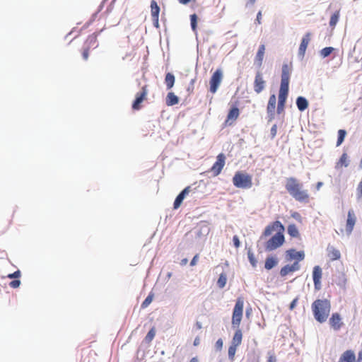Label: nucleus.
Returning a JSON list of instances; mask_svg holds the SVG:
<instances>
[{
	"instance_id": "obj_4",
	"label": "nucleus",
	"mask_w": 362,
	"mask_h": 362,
	"mask_svg": "<svg viewBox=\"0 0 362 362\" xmlns=\"http://www.w3.org/2000/svg\"><path fill=\"white\" fill-rule=\"evenodd\" d=\"M233 184L238 188L250 189L252 186V176L243 171H237L233 177Z\"/></svg>"
},
{
	"instance_id": "obj_21",
	"label": "nucleus",
	"mask_w": 362,
	"mask_h": 362,
	"mask_svg": "<svg viewBox=\"0 0 362 362\" xmlns=\"http://www.w3.org/2000/svg\"><path fill=\"white\" fill-rule=\"evenodd\" d=\"M179 103V98L173 92H169L166 96L165 103L168 106H173Z\"/></svg>"
},
{
	"instance_id": "obj_55",
	"label": "nucleus",
	"mask_w": 362,
	"mask_h": 362,
	"mask_svg": "<svg viewBox=\"0 0 362 362\" xmlns=\"http://www.w3.org/2000/svg\"><path fill=\"white\" fill-rule=\"evenodd\" d=\"M292 216L296 218V219H298L300 218V214L298 213V212H294L292 215Z\"/></svg>"
},
{
	"instance_id": "obj_33",
	"label": "nucleus",
	"mask_w": 362,
	"mask_h": 362,
	"mask_svg": "<svg viewBox=\"0 0 362 362\" xmlns=\"http://www.w3.org/2000/svg\"><path fill=\"white\" fill-rule=\"evenodd\" d=\"M346 135V132L344 129H339L338 131V138H337V146H340L343 143Z\"/></svg>"
},
{
	"instance_id": "obj_36",
	"label": "nucleus",
	"mask_w": 362,
	"mask_h": 362,
	"mask_svg": "<svg viewBox=\"0 0 362 362\" xmlns=\"http://www.w3.org/2000/svg\"><path fill=\"white\" fill-rule=\"evenodd\" d=\"M153 298V294L151 293L148 294V296L146 298V299L143 301L141 303V308H147L152 302Z\"/></svg>"
},
{
	"instance_id": "obj_38",
	"label": "nucleus",
	"mask_w": 362,
	"mask_h": 362,
	"mask_svg": "<svg viewBox=\"0 0 362 362\" xmlns=\"http://www.w3.org/2000/svg\"><path fill=\"white\" fill-rule=\"evenodd\" d=\"M291 272V267L289 264H286L284 267H283L280 270V275L282 277L286 276Z\"/></svg>"
},
{
	"instance_id": "obj_25",
	"label": "nucleus",
	"mask_w": 362,
	"mask_h": 362,
	"mask_svg": "<svg viewBox=\"0 0 362 362\" xmlns=\"http://www.w3.org/2000/svg\"><path fill=\"white\" fill-rule=\"evenodd\" d=\"M151 16L152 18H158L159 13H160V7L158 6L156 1L154 0L151 2Z\"/></svg>"
},
{
	"instance_id": "obj_15",
	"label": "nucleus",
	"mask_w": 362,
	"mask_h": 362,
	"mask_svg": "<svg viewBox=\"0 0 362 362\" xmlns=\"http://www.w3.org/2000/svg\"><path fill=\"white\" fill-rule=\"evenodd\" d=\"M191 191V187L188 186L185 187L183 190H182L178 195L176 197L174 204H173V208L175 209H178L180 205L182 204L183 200L186 197V196L189 194V192Z\"/></svg>"
},
{
	"instance_id": "obj_61",
	"label": "nucleus",
	"mask_w": 362,
	"mask_h": 362,
	"mask_svg": "<svg viewBox=\"0 0 362 362\" xmlns=\"http://www.w3.org/2000/svg\"><path fill=\"white\" fill-rule=\"evenodd\" d=\"M171 276H172V273H171V272H168V273L167 274V278H168V279H170Z\"/></svg>"
},
{
	"instance_id": "obj_32",
	"label": "nucleus",
	"mask_w": 362,
	"mask_h": 362,
	"mask_svg": "<svg viewBox=\"0 0 362 362\" xmlns=\"http://www.w3.org/2000/svg\"><path fill=\"white\" fill-rule=\"evenodd\" d=\"M198 16L196 13L190 15V25L192 30L196 33L197 27Z\"/></svg>"
},
{
	"instance_id": "obj_12",
	"label": "nucleus",
	"mask_w": 362,
	"mask_h": 362,
	"mask_svg": "<svg viewBox=\"0 0 362 362\" xmlns=\"http://www.w3.org/2000/svg\"><path fill=\"white\" fill-rule=\"evenodd\" d=\"M265 84L266 82L263 79L262 73L257 71L254 81V90L258 94L260 93L264 89Z\"/></svg>"
},
{
	"instance_id": "obj_58",
	"label": "nucleus",
	"mask_w": 362,
	"mask_h": 362,
	"mask_svg": "<svg viewBox=\"0 0 362 362\" xmlns=\"http://www.w3.org/2000/svg\"><path fill=\"white\" fill-rule=\"evenodd\" d=\"M199 344V338H196L194 341V346H197Z\"/></svg>"
},
{
	"instance_id": "obj_16",
	"label": "nucleus",
	"mask_w": 362,
	"mask_h": 362,
	"mask_svg": "<svg viewBox=\"0 0 362 362\" xmlns=\"http://www.w3.org/2000/svg\"><path fill=\"white\" fill-rule=\"evenodd\" d=\"M341 321V318L340 315L338 313H334L329 319V324L334 330H339L342 325Z\"/></svg>"
},
{
	"instance_id": "obj_17",
	"label": "nucleus",
	"mask_w": 362,
	"mask_h": 362,
	"mask_svg": "<svg viewBox=\"0 0 362 362\" xmlns=\"http://www.w3.org/2000/svg\"><path fill=\"white\" fill-rule=\"evenodd\" d=\"M356 360L355 354L351 350H347L342 354L339 362H354Z\"/></svg>"
},
{
	"instance_id": "obj_23",
	"label": "nucleus",
	"mask_w": 362,
	"mask_h": 362,
	"mask_svg": "<svg viewBox=\"0 0 362 362\" xmlns=\"http://www.w3.org/2000/svg\"><path fill=\"white\" fill-rule=\"evenodd\" d=\"M175 81V76L172 73L168 72L166 74L165 77V83L168 90H170L173 87Z\"/></svg>"
},
{
	"instance_id": "obj_37",
	"label": "nucleus",
	"mask_w": 362,
	"mask_h": 362,
	"mask_svg": "<svg viewBox=\"0 0 362 362\" xmlns=\"http://www.w3.org/2000/svg\"><path fill=\"white\" fill-rule=\"evenodd\" d=\"M237 347L238 346H234L233 345H230L228 348V358L231 361H234V357H235Z\"/></svg>"
},
{
	"instance_id": "obj_48",
	"label": "nucleus",
	"mask_w": 362,
	"mask_h": 362,
	"mask_svg": "<svg viewBox=\"0 0 362 362\" xmlns=\"http://www.w3.org/2000/svg\"><path fill=\"white\" fill-rule=\"evenodd\" d=\"M198 259H199L198 255H194L190 262V266H194L197 264Z\"/></svg>"
},
{
	"instance_id": "obj_57",
	"label": "nucleus",
	"mask_w": 362,
	"mask_h": 362,
	"mask_svg": "<svg viewBox=\"0 0 362 362\" xmlns=\"http://www.w3.org/2000/svg\"><path fill=\"white\" fill-rule=\"evenodd\" d=\"M322 185H323L322 182H318L316 185L317 189L319 190Z\"/></svg>"
},
{
	"instance_id": "obj_11",
	"label": "nucleus",
	"mask_w": 362,
	"mask_h": 362,
	"mask_svg": "<svg viewBox=\"0 0 362 362\" xmlns=\"http://www.w3.org/2000/svg\"><path fill=\"white\" fill-rule=\"evenodd\" d=\"M305 258V253L303 251H296L295 249H290L286 252V259L287 261H291L293 259L300 262L303 260Z\"/></svg>"
},
{
	"instance_id": "obj_7",
	"label": "nucleus",
	"mask_w": 362,
	"mask_h": 362,
	"mask_svg": "<svg viewBox=\"0 0 362 362\" xmlns=\"http://www.w3.org/2000/svg\"><path fill=\"white\" fill-rule=\"evenodd\" d=\"M223 77V73L221 69H217L216 71L213 74L210 81V91L213 93H216L218 90V88L221 82Z\"/></svg>"
},
{
	"instance_id": "obj_45",
	"label": "nucleus",
	"mask_w": 362,
	"mask_h": 362,
	"mask_svg": "<svg viewBox=\"0 0 362 362\" xmlns=\"http://www.w3.org/2000/svg\"><path fill=\"white\" fill-rule=\"evenodd\" d=\"M291 272H296L300 269V264L298 262H295L293 264L290 265Z\"/></svg>"
},
{
	"instance_id": "obj_34",
	"label": "nucleus",
	"mask_w": 362,
	"mask_h": 362,
	"mask_svg": "<svg viewBox=\"0 0 362 362\" xmlns=\"http://www.w3.org/2000/svg\"><path fill=\"white\" fill-rule=\"evenodd\" d=\"M247 257L252 267L255 268L257 267V260L255 259V255L250 248H249L247 251Z\"/></svg>"
},
{
	"instance_id": "obj_56",
	"label": "nucleus",
	"mask_w": 362,
	"mask_h": 362,
	"mask_svg": "<svg viewBox=\"0 0 362 362\" xmlns=\"http://www.w3.org/2000/svg\"><path fill=\"white\" fill-rule=\"evenodd\" d=\"M153 25L156 27H158V18H153Z\"/></svg>"
},
{
	"instance_id": "obj_10",
	"label": "nucleus",
	"mask_w": 362,
	"mask_h": 362,
	"mask_svg": "<svg viewBox=\"0 0 362 362\" xmlns=\"http://www.w3.org/2000/svg\"><path fill=\"white\" fill-rule=\"evenodd\" d=\"M356 222V217L353 209H350L348 211L346 224V233L347 235H350L353 231L354 227Z\"/></svg>"
},
{
	"instance_id": "obj_51",
	"label": "nucleus",
	"mask_w": 362,
	"mask_h": 362,
	"mask_svg": "<svg viewBox=\"0 0 362 362\" xmlns=\"http://www.w3.org/2000/svg\"><path fill=\"white\" fill-rule=\"evenodd\" d=\"M297 301H298V299L297 298H295L293 300V301L290 303V305H289V308L291 310H293L296 305V303H297Z\"/></svg>"
},
{
	"instance_id": "obj_22",
	"label": "nucleus",
	"mask_w": 362,
	"mask_h": 362,
	"mask_svg": "<svg viewBox=\"0 0 362 362\" xmlns=\"http://www.w3.org/2000/svg\"><path fill=\"white\" fill-rule=\"evenodd\" d=\"M243 339V334L242 331L240 329H235V332L233 335L231 345H233L234 346H238L240 345L242 342Z\"/></svg>"
},
{
	"instance_id": "obj_43",
	"label": "nucleus",
	"mask_w": 362,
	"mask_h": 362,
	"mask_svg": "<svg viewBox=\"0 0 362 362\" xmlns=\"http://www.w3.org/2000/svg\"><path fill=\"white\" fill-rule=\"evenodd\" d=\"M356 191H357V197H358V199H359L362 197V180L359 182Z\"/></svg>"
},
{
	"instance_id": "obj_54",
	"label": "nucleus",
	"mask_w": 362,
	"mask_h": 362,
	"mask_svg": "<svg viewBox=\"0 0 362 362\" xmlns=\"http://www.w3.org/2000/svg\"><path fill=\"white\" fill-rule=\"evenodd\" d=\"M267 113H268V117H269V122H271L274 118L275 112H267Z\"/></svg>"
},
{
	"instance_id": "obj_49",
	"label": "nucleus",
	"mask_w": 362,
	"mask_h": 362,
	"mask_svg": "<svg viewBox=\"0 0 362 362\" xmlns=\"http://www.w3.org/2000/svg\"><path fill=\"white\" fill-rule=\"evenodd\" d=\"M314 286L316 290H320L321 288V281H313Z\"/></svg>"
},
{
	"instance_id": "obj_26",
	"label": "nucleus",
	"mask_w": 362,
	"mask_h": 362,
	"mask_svg": "<svg viewBox=\"0 0 362 362\" xmlns=\"http://www.w3.org/2000/svg\"><path fill=\"white\" fill-rule=\"evenodd\" d=\"M287 232L288 234L293 238H297L300 235L299 231L295 224L288 225L287 228Z\"/></svg>"
},
{
	"instance_id": "obj_13",
	"label": "nucleus",
	"mask_w": 362,
	"mask_h": 362,
	"mask_svg": "<svg viewBox=\"0 0 362 362\" xmlns=\"http://www.w3.org/2000/svg\"><path fill=\"white\" fill-rule=\"evenodd\" d=\"M311 33H307L302 38L301 42L298 49V56L300 59H303L308 45L310 41Z\"/></svg>"
},
{
	"instance_id": "obj_6",
	"label": "nucleus",
	"mask_w": 362,
	"mask_h": 362,
	"mask_svg": "<svg viewBox=\"0 0 362 362\" xmlns=\"http://www.w3.org/2000/svg\"><path fill=\"white\" fill-rule=\"evenodd\" d=\"M284 231V230L277 231L276 233L266 243L265 249L267 251H273L284 244L285 241Z\"/></svg>"
},
{
	"instance_id": "obj_29",
	"label": "nucleus",
	"mask_w": 362,
	"mask_h": 362,
	"mask_svg": "<svg viewBox=\"0 0 362 362\" xmlns=\"http://www.w3.org/2000/svg\"><path fill=\"white\" fill-rule=\"evenodd\" d=\"M322 269L320 266H315L313 270V281H320L322 278Z\"/></svg>"
},
{
	"instance_id": "obj_53",
	"label": "nucleus",
	"mask_w": 362,
	"mask_h": 362,
	"mask_svg": "<svg viewBox=\"0 0 362 362\" xmlns=\"http://www.w3.org/2000/svg\"><path fill=\"white\" fill-rule=\"evenodd\" d=\"M267 362H276V358L274 355H269Z\"/></svg>"
},
{
	"instance_id": "obj_9",
	"label": "nucleus",
	"mask_w": 362,
	"mask_h": 362,
	"mask_svg": "<svg viewBox=\"0 0 362 362\" xmlns=\"http://www.w3.org/2000/svg\"><path fill=\"white\" fill-rule=\"evenodd\" d=\"M275 230H276V231L284 230V226L279 221H276L273 222L272 224L268 225L265 228L260 238L262 239L263 237H267V236L270 235Z\"/></svg>"
},
{
	"instance_id": "obj_5",
	"label": "nucleus",
	"mask_w": 362,
	"mask_h": 362,
	"mask_svg": "<svg viewBox=\"0 0 362 362\" xmlns=\"http://www.w3.org/2000/svg\"><path fill=\"white\" fill-rule=\"evenodd\" d=\"M243 300L241 298H238L236 300L233 312L232 327L233 329H239L243 317Z\"/></svg>"
},
{
	"instance_id": "obj_39",
	"label": "nucleus",
	"mask_w": 362,
	"mask_h": 362,
	"mask_svg": "<svg viewBox=\"0 0 362 362\" xmlns=\"http://www.w3.org/2000/svg\"><path fill=\"white\" fill-rule=\"evenodd\" d=\"M156 335V331L155 329L153 327L151 328L148 332L147 333L146 336L145 337V340L147 342H150L153 340Z\"/></svg>"
},
{
	"instance_id": "obj_60",
	"label": "nucleus",
	"mask_w": 362,
	"mask_h": 362,
	"mask_svg": "<svg viewBox=\"0 0 362 362\" xmlns=\"http://www.w3.org/2000/svg\"><path fill=\"white\" fill-rule=\"evenodd\" d=\"M189 362H199V360L197 357L192 358Z\"/></svg>"
},
{
	"instance_id": "obj_52",
	"label": "nucleus",
	"mask_w": 362,
	"mask_h": 362,
	"mask_svg": "<svg viewBox=\"0 0 362 362\" xmlns=\"http://www.w3.org/2000/svg\"><path fill=\"white\" fill-rule=\"evenodd\" d=\"M262 12L259 11L257 14L256 22L258 24H261Z\"/></svg>"
},
{
	"instance_id": "obj_3",
	"label": "nucleus",
	"mask_w": 362,
	"mask_h": 362,
	"mask_svg": "<svg viewBox=\"0 0 362 362\" xmlns=\"http://www.w3.org/2000/svg\"><path fill=\"white\" fill-rule=\"evenodd\" d=\"M302 188L303 185L299 183L296 178L290 177L287 180L286 189L290 195L298 202H306L309 195L307 190H303Z\"/></svg>"
},
{
	"instance_id": "obj_47",
	"label": "nucleus",
	"mask_w": 362,
	"mask_h": 362,
	"mask_svg": "<svg viewBox=\"0 0 362 362\" xmlns=\"http://www.w3.org/2000/svg\"><path fill=\"white\" fill-rule=\"evenodd\" d=\"M223 340L221 339H218L215 344V348L217 350H221L223 347Z\"/></svg>"
},
{
	"instance_id": "obj_46",
	"label": "nucleus",
	"mask_w": 362,
	"mask_h": 362,
	"mask_svg": "<svg viewBox=\"0 0 362 362\" xmlns=\"http://www.w3.org/2000/svg\"><path fill=\"white\" fill-rule=\"evenodd\" d=\"M21 285V281L18 280V279H14L13 280L11 283H10V286L12 287V288H18Z\"/></svg>"
},
{
	"instance_id": "obj_40",
	"label": "nucleus",
	"mask_w": 362,
	"mask_h": 362,
	"mask_svg": "<svg viewBox=\"0 0 362 362\" xmlns=\"http://www.w3.org/2000/svg\"><path fill=\"white\" fill-rule=\"evenodd\" d=\"M341 257L340 252L338 250L333 249L331 254V258L332 260H336L339 259Z\"/></svg>"
},
{
	"instance_id": "obj_64",
	"label": "nucleus",
	"mask_w": 362,
	"mask_h": 362,
	"mask_svg": "<svg viewBox=\"0 0 362 362\" xmlns=\"http://www.w3.org/2000/svg\"><path fill=\"white\" fill-rule=\"evenodd\" d=\"M194 82V79H192V80L191 81V83H193Z\"/></svg>"
},
{
	"instance_id": "obj_14",
	"label": "nucleus",
	"mask_w": 362,
	"mask_h": 362,
	"mask_svg": "<svg viewBox=\"0 0 362 362\" xmlns=\"http://www.w3.org/2000/svg\"><path fill=\"white\" fill-rule=\"evenodd\" d=\"M147 93L148 92L146 90V87L144 86L142 88V91L136 94V98L132 103V108L134 110H138L140 109L141 104L146 98Z\"/></svg>"
},
{
	"instance_id": "obj_50",
	"label": "nucleus",
	"mask_w": 362,
	"mask_h": 362,
	"mask_svg": "<svg viewBox=\"0 0 362 362\" xmlns=\"http://www.w3.org/2000/svg\"><path fill=\"white\" fill-rule=\"evenodd\" d=\"M82 56L84 60H87L88 59V49H84Z\"/></svg>"
},
{
	"instance_id": "obj_1",
	"label": "nucleus",
	"mask_w": 362,
	"mask_h": 362,
	"mask_svg": "<svg viewBox=\"0 0 362 362\" xmlns=\"http://www.w3.org/2000/svg\"><path fill=\"white\" fill-rule=\"evenodd\" d=\"M291 73V69L287 64H284L281 69V84L279 92L277 113L281 114L284 112L286 101L289 90V81Z\"/></svg>"
},
{
	"instance_id": "obj_24",
	"label": "nucleus",
	"mask_w": 362,
	"mask_h": 362,
	"mask_svg": "<svg viewBox=\"0 0 362 362\" xmlns=\"http://www.w3.org/2000/svg\"><path fill=\"white\" fill-rule=\"evenodd\" d=\"M276 103V98L275 95H272L269 98L267 105V112H274Z\"/></svg>"
},
{
	"instance_id": "obj_41",
	"label": "nucleus",
	"mask_w": 362,
	"mask_h": 362,
	"mask_svg": "<svg viewBox=\"0 0 362 362\" xmlns=\"http://www.w3.org/2000/svg\"><path fill=\"white\" fill-rule=\"evenodd\" d=\"M21 276V271L20 270H17L16 272H14L12 274H9L8 275V278L11 279H18Z\"/></svg>"
},
{
	"instance_id": "obj_31",
	"label": "nucleus",
	"mask_w": 362,
	"mask_h": 362,
	"mask_svg": "<svg viewBox=\"0 0 362 362\" xmlns=\"http://www.w3.org/2000/svg\"><path fill=\"white\" fill-rule=\"evenodd\" d=\"M340 16L339 10L336 11L332 16L329 20V25L334 28L339 21Z\"/></svg>"
},
{
	"instance_id": "obj_62",
	"label": "nucleus",
	"mask_w": 362,
	"mask_h": 362,
	"mask_svg": "<svg viewBox=\"0 0 362 362\" xmlns=\"http://www.w3.org/2000/svg\"><path fill=\"white\" fill-rule=\"evenodd\" d=\"M362 359V352H359L358 354V360Z\"/></svg>"
},
{
	"instance_id": "obj_20",
	"label": "nucleus",
	"mask_w": 362,
	"mask_h": 362,
	"mask_svg": "<svg viewBox=\"0 0 362 362\" xmlns=\"http://www.w3.org/2000/svg\"><path fill=\"white\" fill-rule=\"evenodd\" d=\"M296 103L298 109L301 112L305 110L309 104L308 100L303 96H298L296 98Z\"/></svg>"
},
{
	"instance_id": "obj_59",
	"label": "nucleus",
	"mask_w": 362,
	"mask_h": 362,
	"mask_svg": "<svg viewBox=\"0 0 362 362\" xmlns=\"http://www.w3.org/2000/svg\"><path fill=\"white\" fill-rule=\"evenodd\" d=\"M187 263V259H182V261H181V264H182V265H185V264H186Z\"/></svg>"
},
{
	"instance_id": "obj_35",
	"label": "nucleus",
	"mask_w": 362,
	"mask_h": 362,
	"mask_svg": "<svg viewBox=\"0 0 362 362\" xmlns=\"http://www.w3.org/2000/svg\"><path fill=\"white\" fill-rule=\"evenodd\" d=\"M334 51V48L332 47H327L323 48L320 51V55L322 57L325 58L329 57L332 52Z\"/></svg>"
},
{
	"instance_id": "obj_27",
	"label": "nucleus",
	"mask_w": 362,
	"mask_h": 362,
	"mask_svg": "<svg viewBox=\"0 0 362 362\" xmlns=\"http://www.w3.org/2000/svg\"><path fill=\"white\" fill-rule=\"evenodd\" d=\"M239 109L237 107H233L230 109L229 112H228V116H227V119L228 120H230V119H236L238 116H239Z\"/></svg>"
},
{
	"instance_id": "obj_2",
	"label": "nucleus",
	"mask_w": 362,
	"mask_h": 362,
	"mask_svg": "<svg viewBox=\"0 0 362 362\" xmlns=\"http://www.w3.org/2000/svg\"><path fill=\"white\" fill-rule=\"evenodd\" d=\"M315 320L323 323L327 320L331 310V303L327 299H317L311 305Z\"/></svg>"
},
{
	"instance_id": "obj_8",
	"label": "nucleus",
	"mask_w": 362,
	"mask_h": 362,
	"mask_svg": "<svg viewBox=\"0 0 362 362\" xmlns=\"http://www.w3.org/2000/svg\"><path fill=\"white\" fill-rule=\"evenodd\" d=\"M226 156L223 153H220L216 157V161L214 163L211 168V172L214 176L218 175L225 165Z\"/></svg>"
},
{
	"instance_id": "obj_42",
	"label": "nucleus",
	"mask_w": 362,
	"mask_h": 362,
	"mask_svg": "<svg viewBox=\"0 0 362 362\" xmlns=\"http://www.w3.org/2000/svg\"><path fill=\"white\" fill-rule=\"evenodd\" d=\"M276 132H277V126H276V124H274L272 127L271 130H270V134H271L272 139H274L276 136Z\"/></svg>"
},
{
	"instance_id": "obj_30",
	"label": "nucleus",
	"mask_w": 362,
	"mask_h": 362,
	"mask_svg": "<svg viewBox=\"0 0 362 362\" xmlns=\"http://www.w3.org/2000/svg\"><path fill=\"white\" fill-rule=\"evenodd\" d=\"M349 165V161L348 160V156L346 153H344L337 163L336 168H338L339 165L348 167Z\"/></svg>"
},
{
	"instance_id": "obj_44",
	"label": "nucleus",
	"mask_w": 362,
	"mask_h": 362,
	"mask_svg": "<svg viewBox=\"0 0 362 362\" xmlns=\"http://www.w3.org/2000/svg\"><path fill=\"white\" fill-rule=\"evenodd\" d=\"M233 242L234 246L236 248H238L240 246V241L239 238L238 237V235H234L233 237Z\"/></svg>"
},
{
	"instance_id": "obj_19",
	"label": "nucleus",
	"mask_w": 362,
	"mask_h": 362,
	"mask_svg": "<svg viewBox=\"0 0 362 362\" xmlns=\"http://www.w3.org/2000/svg\"><path fill=\"white\" fill-rule=\"evenodd\" d=\"M264 52H265V46H264V45H259L258 51H257L256 57H255V63L258 66H261L262 64V62H263V59H264Z\"/></svg>"
},
{
	"instance_id": "obj_63",
	"label": "nucleus",
	"mask_w": 362,
	"mask_h": 362,
	"mask_svg": "<svg viewBox=\"0 0 362 362\" xmlns=\"http://www.w3.org/2000/svg\"><path fill=\"white\" fill-rule=\"evenodd\" d=\"M256 0H249V2L252 4H253L255 2Z\"/></svg>"
},
{
	"instance_id": "obj_18",
	"label": "nucleus",
	"mask_w": 362,
	"mask_h": 362,
	"mask_svg": "<svg viewBox=\"0 0 362 362\" xmlns=\"http://www.w3.org/2000/svg\"><path fill=\"white\" fill-rule=\"evenodd\" d=\"M279 263V259L275 256H268L265 259L264 268L267 270H271Z\"/></svg>"
},
{
	"instance_id": "obj_28",
	"label": "nucleus",
	"mask_w": 362,
	"mask_h": 362,
	"mask_svg": "<svg viewBox=\"0 0 362 362\" xmlns=\"http://www.w3.org/2000/svg\"><path fill=\"white\" fill-rule=\"evenodd\" d=\"M227 283V275L225 272H222L220 274L219 277L217 281V286L220 288H223L225 287Z\"/></svg>"
}]
</instances>
